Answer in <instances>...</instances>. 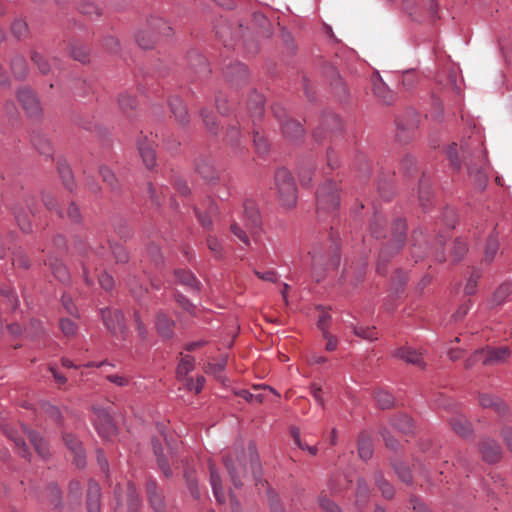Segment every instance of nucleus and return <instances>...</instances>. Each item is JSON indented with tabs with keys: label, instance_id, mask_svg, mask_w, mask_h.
<instances>
[{
	"label": "nucleus",
	"instance_id": "nucleus-1",
	"mask_svg": "<svg viewBox=\"0 0 512 512\" xmlns=\"http://www.w3.org/2000/svg\"><path fill=\"white\" fill-rule=\"evenodd\" d=\"M159 437L152 440L153 451L156 456L157 464L161 472L166 478L173 476L171 467L178 468L179 447L178 442L174 436L168 433L162 426L159 428Z\"/></svg>",
	"mask_w": 512,
	"mask_h": 512
},
{
	"label": "nucleus",
	"instance_id": "nucleus-2",
	"mask_svg": "<svg viewBox=\"0 0 512 512\" xmlns=\"http://www.w3.org/2000/svg\"><path fill=\"white\" fill-rule=\"evenodd\" d=\"M459 151L461 152V157L465 161V165L467 167L468 173L472 176L475 174L478 178V181H482V171L485 168L486 160L483 157H478V162L474 163L473 159H470V153L466 146H461L460 149L456 143H451L446 151L447 157L450 161V165L455 169L459 170L461 167V159L459 158Z\"/></svg>",
	"mask_w": 512,
	"mask_h": 512
},
{
	"label": "nucleus",
	"instance_id": "nucleus-3",
	"mask_svg": "<svg viewBox=\"0 0 512 512\" xmlns=\"http://www.w3.org/2000/svg\"><path fill=\"white\" fill-rule=\"evenodd\" d=\"M275 185L281 204L291 208L297 202V189L294 180L288 170L280 168L275 174Z\"/></svg>",
	"mask_w": 512,
	"mask_h": 512
},
{
	"label": "nucleus",
	"instance_id": "nucleus-4",
	"mask_svg": "<svg viewBox=\"0 0 512 512\" xmlns=\"http://www.w3.org/2000/svg\"><path fill=\"white\" fill-rule=\"evenodd\" d=\"M317 212H330L335 210L340 203L338 189L332 181L325 183L316 192Z\"/></svg>",
	"mask_w": 512,
	"mask_h": 512
},
{
	"label": "nucleus",
	"instance_id": "nucleus-5",
	"mask_svg": "<svg viewBox=\"0 0 512 512\" xmlns=\"http://www.w3.org/2000/svg\"><path fill=\"white\" fill-rule=\"evenodd\" d=\"M406 224L403 220L398 219L393 226L391 251L390 247L385 246L379 254L378 271L381 273V263L388 261L389 257L399 252L405 241Z\"/></svg>",
	"mask_w": 512,
	"mask_h": 512
},
{
	"label": "nucleus",
	"instance_id": "nucleus-6",
	"mask_svg": "<svg viewBox=\"0 0 512 512\" xmlns=\"http://www.w3.org/2000/svg\"><path fill=\"white\" fill-rule=\"evenodd\" d=\"M273 113L279 120L284 137L290 140L302 137L304 133L302 125L295 120L288 119L284 109L279 106H274Z\"/></svg>",
	"mask_w": 512,
	"mask_h": 512
},
{
	"label": "nucleus",
	"instance_id": "nucleus-7",
	"mask_svg": "<svg viewBox=\"0 0 512 512\" xmlns=\"http://www.w3.org/2000/svg\"><path fill=\"white\" fill-rule=\"evenodd\" d=\"M17 98L28 117L37 118L42 113V107L36 94L29 88H21Z\"/></svg>",
	"mask_w": 512,
	"mask_h": 512
},
{
	"label": "nucleus",
	"instance_id": "nucleus-8",
	"mask_svg": "<svg viewBox=\"0 0 512 512\" xmlns=\"http://www.w3.org/2000/svg\"><path fill=\"white\" fill-rule=\"evenodd\" d=\"M115 496L119 505L126 502L128 512L139 511L141 503L136 492V488L132 483L128 482L124 490L121 487H118L115 490Z\"/></svg>",
	"mask_w": 512,
	"mask_h": 512
},
{
	"label": "nucleus",
	"instance_id": "nucleus-9",
	"mask_svg": "<svg viewBox=\"0 0 512 512\" xmlns=\"http://www.w3.org/2000/svg\"><path fill=\"white\" fill-rule=\"evenodd\" d=\"M102 319L107 329L114 336H124L126 328L124 325V317L121 311L110 309L102 310Z\"/></svg>",
	"mask_w": 512,
	"mask_h": 512
},
{
	"label": "nucleus",
	"instance_id": "nucleus-10",
	"mask_svg": "<svg viewBox=\"0 0 512 512\" xmlns=\"http://www.w3.org/2000/svg\"><path fill=\"white\" fill-rule=\"evenodd\" d=\"M197 173L208 183L215 184L220 181L219 171L214 167L210 156H200L195 163Z\"/></svg>",
	"mask_w": 512,
	"mask_h": 512
},
{
	"label": "nucleus",
	"instance_id": "nucleus-11",
	"mask_svg": "<svg viewBox=\"0 0 512 512\" xmlns=\"http://www.w3.org/2000/svg\"><path fill=\"white\" fill-rule=\"evenodd\" d=\"M138 150L145 166L148 169L153 168L156 163L155 143L153 137L141 135L138 140Z\"/></svg>",
	"mask_w": 512,
	"mask_h": 512
},
{
	"label": "nucleus",
	"instance_id": "nucleus-12",
	"mask_svg": "<svg viewBox=\"0 0 512 512\" xmlns=\"http://www.w3.org/2000/svg\"><path fill=\"white\" fill-rule=\"evenodd\" d=\"M94 424L99 435L104 439L111 438L116 432L110 415L103 409L95 410Z\"/></svg>",
	"mask_w": 512,
	"mask_h": 512
},
{
	"label": "nucleus",
	"instance_id": "nucleus-13",
	"mask_svg": "<svg viewBox=\"0 0 512 512\" xmlns=\"http://www.w3.org/2000/svg\"><path fill=\"white\" fill-rule=\"evenodd\" d=\"M510 355L507 347H499L495 349L487 348L475 352V357H483L484 365H493L505 361Z\"/></svg>",
	"mask_w": 512,
	"mask_h": 512
},
{
	"label": "nucleus",
	"instance_id": "nucleus-14",
	"mask_svg": "<svg viewBox=\"0 0 512 512\" xmlns=\"http://www.w3.org/2000/svg\"><path fill=\"white\" fill-rule=\"evenodd\" d=\"M224 464L228 470L234 486H241V479L246 473V468L244 467L242 458L237 456L234 460L232 457L227 456L224 458Z\"/></svg>",
	"mask_w": 512,
	"mask_h": 512
},
{
	"label": "nucleus",
	"instance_id": "nucleus-15",
	"mask_svg": "<svg viewBox=\"0 0 512 512\" xmlns=\"http://www.w3.org/2000/svg\"><path fill=\"white\" fill-rule=\"evenodd\" d=\"M63 440L66 447L74 455L73 461L76 466L83 467L85 465V454L81 442L74 435L69 433L63 435Z\"/></svg>",
	"mask_w": 512,
	"mask_h": 512
},
{
	"label": "nucleus",
	"instance_id": "nucleus-16",
	"mask_svg": "<svg viewBox=\"0 0 512 512\" xmlns=\"http://www.w3.org/2000/svg\"><path fill=\"white\" fill-rule=\"evenodd\" d=\"M224 76L227 81L238 86L246 82L248 79V71L244 64L234 63L225 68Z\"/></svg>",
	"mask_w": 512,
	"mask_h": 512
},
{
	"label": "nucleus",
	"instance_id": "nucleus-17",
	"mask_svg": "<svg viewBox=\"0 0 512 512\" xmlns=\"http://www.w3.org/2000/svg\"><path fill=\"white\" fill-rule=\"evenodd\" d=\"M26 207L28 212L23 207H15L13 208V212L21 230L28 233L31 231L29 214L34 215L32 198L26 200Z\"/></svg>",
	"mask_w": 512,
	"mask_h": 512
},
{
	"label": "nucleus",
	"instance_id": "nucleus-18",
	"mask_svg": "<svg viewBox=\"0 0 512 512\" xmlns=\"http://www.w3.org/2000/svg\"><path fill=\"white\" fill-rule=\"evenodd\" d=\"M393 355L409 364H413L419 368L425 367V361L422 353L417 352L412 347H402L394 351Z\"/></svg>",
	"mask_w": 512,
	"mask_h": 512
},
{
	"label": "nucleus",
	"instance_id": "nucleus-19",
	"mask_svg": "<svg viewBox=\"0 0 512 512\" xmlns=\"http://www.w3.org/2000/svg\"><path fill=\"white\" fill-rule=\"evenodd\" d=\"M146 490L152 509L155 512H163L165 507L164 498L161 492L158 491L156 482L154 480H149L146 484Z\"/></svg>",
	"mask_w": 512,
	"mask_h": 512
},
{
	"label": "nucleus",
	"instance_id": "nucleus-20",
	"mask_svg": "<svg viewBox=\"0 0 512 512\" xmlns=\"http://www.w3.org/2000/svg\"><path fill=\"white\" fill-rule=\"evenodd\" d=\"M21 429L22 433L28 437L38 455L42 458H46L49 455L46 441L38 433L28 429L26 426L22 425Z\"/></svg>",
	"mask_w": 512,
	"mask_h": 512
},
{
	"label": "nucleus",
	"instance_id": "nucleus-21",
	"mask_svg": "<svg viewBox=\"0 0 512 512\" xmlns=\"http://www.w3.org/2000/svg\"><path fill=\"white\" fill-rule=\"evenodd\" d=\"M100 487L98 483L90 481L87 490V512H100Z\"/></svg>",
	"mask_w": 512,
	"mask_h": 512
},
{
	"label": "nucleus",
	"instance_id": "nucleus-22",
	"mask_svg": "<svg viewBox=\"0 0 512 512\" xmlns=\"http://www.w3.org/2000/svg\"><path fill=\"white\" fill-rule=\"evenodd\" d=\"M373 92L377 99L386 105L395 101V94L380 78L373 80Z\"/></svg>",
	"mask_w": 512,
	"mask_h": 512
},
{
	"label": "nucleus",
	"instance_id": "nucleus-23",
	"mask_svg": "<svg viewBox=\"0 0 512 512\" xmlns=\"http://www.w3.org/2000/svg\"><path fill=\"white\" fill-rule=\"evenodd\" d=\"M480 452L486 462L494 463L500 458V446L491 439H484L480 445Z\"/></svg>",
	"mask_w": 512,
	"mask_h": 512
},
{
	"label": "nucleus",
	"instance_id": "nucleus-24",
	"mask_svg": "<svg viewBox=\"0 0 512 512\" xmlns=\"http://www.w3.org/2000/svg\"><path fill=\"white\" fill-rule=\"evenodd\" d=\"M189 63L190 68L199 78H204L210 73L206 58L197 52H193L189 55Z\"/></svg>",
	"mask_w": 512,
	"mask_h": 512
},
{
	"label": "nucleus",
	"instance_id": "nucleus-25",
	"mask_svg": "<svg viewBox=\"0 0 512 512\" xmlns=\"http://www.w3.org/2000/svg\"><path fill=\"white\" fill-rule=\"evenodd\" d=\"M244 216L248 221V226L258 228L261 225L258 207L253 200H246L244 202Z\"/></svg>",
	"mask_w": 512,
	"mask_h": 512
},
{
	"label": "nucleus",
	"instance_id": "nucleus-26",
	"mask_svg": "<svg viewBox=\"0 0 512 512\" xmlns=\"http://www.w3.org/2000/svg\"><path fill=\"white\" fill-rule=\"evenodd\" d=\"M169 106L172 114L180 124L184 125L188 122L187 108L179 97L170 98Z\"/></svg>",
	"mask_w": 512,
	"mask_h": 512
},
{
	"label": "nucleus",
	"instance_id": "nucleus-27",
	"mask_svg": "<svg viewBox=\"0 0 512 512\" xmlns=\"http://www.w3.org/2000/svg\"><path fill=\"white\" fill-rule=\"evenodd\" d=\"M248 108L253 121L261 118L264 112V98L261 94L253 92L248 100Z\"/></svg>",
	"mask_w": 512,
	"mask_h": 512
},
{
	"label": "nucleus",
	"instance_id": "nucleus-28",
	"mask_svg": "<svg viewBox=\"0 0 512 512\" xmlns=\"http://www.w3.org/2000/svg\"><path fill=\"white\" fill-rule=\"evenodd\" d=\"M174 322L163 313L156 316V328L163 338H170L173 334Z\"/></svg>",
	"mask_w": 512,
	"mask_h": 512
},
{
	"label": "nucleus",
	"instance_id": "nucleus-29",
	"mask_svg": "<svg viewBox=\"0 0 512 512\" xmlns=\"http://www.w3.org/2000/svg\"><path fill=\"white\" fill-rule=\"evenodd\" d=\"M209 470H210V482L212 485L214 496L219 503H223L225 501V495H224L223 487L221 484L220 475L216 471L215 467L211 464L209 465Z\"/></svg>",
	"mask_w": 512,
	"mask_h": 512
},
{
	"label": "nucleus",
	"instance_id": "nucleus-30",
	"mask_svg": "<svg viewBox=\"0 0 512 512\" xmlns=\"http://www.w3.org/2000/svg\"><path fill=\"white\" fill-rule=\"evenodd\" d=\"M194 369V358L185 355L182 356L176 370L177 379L184 383L185 378H189L188 374Z\"/></svg>",
	"mask_w": 512,
	"mask_h": 512
},
{
	"label": "nucleus",
	"instance_id": "nucleus-31",
	"mask_svg": "<svg viewBox=\"0 0 512 512\" xmlns=\"http://www.w3.org/2000/svg\"><path fill=\"white\" fill-rule=\"evenodd\" d=\"M55 276L60 282H66L69 280V272L63 263L57 258L50 257L47 263Z\"/></svg>",
	"mask_w": 512,
	"mask_h": 512
},
{
	"label": "nucleus",
	"instance_id": "nucleus-32",
	"mask_svg": "<svg viewBox=\"0 0 512 512\" xmlns=\"http://www.w3.org/2000/svg\"><path fill=\"white\" fill-rule=\"evenodd\" d=\"M391 425L398 431L404 434L413 432V422L406 414H399L391 420Z\"/></svg>",
	"mask_w": 512,
	"mask_h": 512
},
{
	"label": "nucleus",
	"instance_id": "nucleus-33",
	"mask_svg": "<svg viewBox=\"0 0 512 512\" xmlns=\"http://www.w3.org/2000/svg\"><path fill=\"white\" fill-rule=\"evenodd\" d=\"M451 427L458 435L466 437L471 433V424L463 415H457L451 419Z\"/></svg>",
	"mask_w": 512,
	"mask_h": 512
},
{
	"label": "nucleus",
	"instance_id": "nucleus-34",
	"mask_svg": "<svg viewBox=\"0 0 512 512\" xmlns=\"http://www.w3.org/2000/svg\"><path fill=\"white\" fill-rule=\"evenodd\" d=\"M479 403L483 408H492L498 413H504L506 410V406L499 398L489 394H481Z\"/></svg>",
	"mask_w": 512,
	"mask_h": 512
},
{
	"label": "nucleus",
	"instance_id": "nucleus-35",
	"mask_svg": "<svg viewBox=\"0 0 512 512\" xmlns=\"http://www.w3.org/2000/svg\"><path fill=\"white\" fill-rule=\"evenodd\" d=\"M417 127L416 121H412L407 125L403 122L397 123V133L396 137L400 142H407L411 139L415 129Z\"/></svg>",
	"mask_w": 512,
	"mask_h": 512
},
{
	"label": "nucleus",
	"instance_id": "nucleus-36",
	"mask_svg": "<svg viewBox=\"0 0 512 512\" xmlns=\"http://www.w3.org/2000/svg\"><path fill=\"white\" fill-rule=\"evenodd\" d=\"M373 453L371 438L365 434H361L358 439V454L363 460L371 458Z\"/></svg>",
	"mask_w": 512,
	"mask_h": 512
},
{
	"label": "nucleus",
	"instance_id": "nucleus-37",
	"mask_svg": "<svg viewBox=\"0 0 512 512\" xmlns=\"http://www.w3.org/2000/svg\"><path fill=\"white\" fill-rule=\"evenodd\" d=\"M511 293H512V284L511 283L501 284L497 288V290L494 292V294L491 298V305L492 306L501 305Z\"/></svg>",
	"mask_w": 512,
	"mask_h": 512
},
{
	"label": "nucleus",
	"instance_id": "nucleus-38",
	"mask_svg": "<svg viewBox=\"0 0 512 512\" xmlns=\"http://www.w3.org/2000/svg\"><path fill=\"white\" fill-rule=\"evenodd\" d=\"M135 39L137 44L143 49L152 48L156 41L154 33H152L150 30H140L136 34Z\"/></svg>",
	"mask_w": 512,
	"mask_h": 512
},
{
	"label": "nucleus",
	"instance_id": "nucleus-39",
	"mask_svg": "<svg viewBox=\"0 0 512 512\" xmlns=\"http://www.w3.org/2000/svg\"><path fill=\"white\" fill-rule=\"evenodd\" d=\"M499 249V242L496 236H490L487 239L484 249V261L490 263L493 261Z\"/></svg>",
	"mask_w": 512,
	"mask_h": 512
},
{
	"label": "nucleus",
	"instance_id": "nucleus-40",
	"mask_svg": "<svg viewBox=\"0 0 512 512\" xmlns=\"http://www.w3.org/2000/svg\"><path fill=\"white\" fill-rule=\"evenodd\" d=\"M175 276L181 284L186 285L192 289H198L199 282L191 272L185 270H176Z\"/></svg>",
	"mask_w": 512,
	"mask_h": 512
},
{
	"label": "nucleus",
	"instance_id": "nucleus-41",
	"mask_svg": "<svg viewBox=\"0 0 512 512\" xmlns=\"http://www.w3.org/2000/svg\"><path fill=\"white\" fill-rule=\"evenodd\" d=\"M5 433L7 436L14 442L15 446L18 449V453L21 457L26 458L28 456V450L26 448L25 442L16 431L5 429Z\"/></svg>",
	"mask_w": 512,
	"mask_h": 512
},
{
	"label": "nucleus",
	"instance_id": "nucleus-42",
	"mask_svg": "<svg viewBox=\"0 0 512 512\" xmlns=\"http://www.w3.org/2000/svg\"><path fill=\"white\" fill-rule=\"evenodd\" d=\"M31 60L42 74H47L53 71L52 65L48 63L47 58L41 53L33 52L31 55Z\"/></svg>",
	"mask_w": 512,
	"mask_h": 512
},
{
	"label": "nucleus",
	"instance_id": "nucleus-43",
	"mask_svg": "<svg viewBox=\"0 0 512 512\" xmlns=\"http://www.w3.org/2000/svg\"><path fill=\"white\" fill-rule=\"evenodd\" d=\"M11 69L17 78H24L27 74L26 61L22 56H15L11 62Z\"/></svg>",
	"mask_w": 512,
	"mask_h": 512
},
{
	"label": "nucleus",
	"instance_id": "nucleus-44",
	"mask_svg": "<svg viewBox=\"0 0 512 512\" xmlns=\"http://www.w3.org/2000/svg\"><path fill=\"white\" fill-rule=\"evenodd\" d=\"M375 399L381 409H388L394 404L393 396L388 391L382 389L375 392Z\"/></svg>",
	"mask_w": 512,
	"mask_h": 512
},
{
	"label": "nucleus",
	"instance_id": "nucleus-45",
	"mask_svg": "<svg viewBox=\"0 0 512 512\" xmlns=\"http://www.w3.org/2000/svg\"><path fill=\"white\" fill-rule=\"evenodd\" d=\"M149 27L164 36H170L172 32V28L161 18H153L149 22Z\"/></svg>",
	"mask_w": 512,
	"mask_h": 512
},
{
	"label": "nucleus",
	"instance_id": "nucleus-46",
	"mask_svg": "<svg viewBox=\"0 0 512 512\" xmlns=\"http://www.w3.org/2000/svg\"><path fill=\"white\" fill-rule=\"evenodd\" d=\"M375 482L382 492L383 497L390 499L394 495V488L393 486L386 481L381 474H377L375 476Z\"/></svg>",
	"mask_w": 512,
	"mask_h": 512
},
{
	"label": "nucleus",
	"instance_id": "nucleus-47",
	"mask_svg": "<svg viewBox=\"0 0 512 512\" xmlns=\"http://www.w3.org/2000/svg\"><path fill=\"white\" fill-rule=\"evenodd\" d=\"M58 172L60 174V177L63 181V184L67 187V189L72 190L73 189V176L71 169L68 165L65 163H59L58 164Z\"/></svg>",
	"mask_w": 512,
	"mask_h": 512
},
{
	"label": "nucleus",
	"instance_id": "nucleus-48",
	"mask_svg": "<svg viewBox=\"0 0 512 512\" xmlns=\"http://www.w3.org/2000/svg\"><path fill=\"white\" fill-rule=\"evenodd\" d=\"M369 495V487L365 480L359 479L357 481V490H356V502L358 505H363Z\"/></svg>",
	"mask_w": 512,
	"mask_h": 512
},
{
	"label": "nucleus",
	"instance_id": "nucleus-49",
	"mask_svg": "<svg viewBox=\"0 0 512 512\" xmlns=\"http://www.w3.org/2000/svg\"><path fill=\"white\" fill-rule=\"evenodd\" d=\"M42 200L48 210L55 211L59 216L63 217V213L59 209L58 201L53 193L45 192L42 196Z\"/></svg>",
	"mask_w": 512,
	"mask_h": 512
},
{
	"label": "nucleus",
	"instance_id": "nucleus-50",
	"mask_svg": "<svg viewBox=\"0 0 512 512\" xmlns=\"http://www.w3.org/2000/svg\"><path fill=\"white\" fill-rule=\"evenodd\" d=\"M204 383H205V378L203 376H198L196 378V380H194L191 377L185 378V382L182 384L188 391H192L197 394L202 390Z\"/></svg>",
	"mask_w": 512,
	"mask_h": 512
},
{
	"label": "nucleus",
	"instance_id": "nucleus-51",
	"mask_svg": "<svg viewBox=\"0 0 512 512\" xmlns=\"http://www.w3.org/2000/svg\"><path fill=\"white\" fill-rule=\"evenodd\" d=\"M59 326L62 333L67 337L75 336L77 333V325L71 319L62 318L60 320Z\"/></svg>",
	"mask_w": 512,
	"mask_h": 512
},
{
	"label": "nucleus",
	"instance_id": "nucleus-52",
	"mask_svg": "<svg viewBox=\"0 0 512 512\" xmlns=\"http://www.w3.org/2000/svg\"><path fill=\"white\" fill-rule=\"evenodd\" d=\"M467 252V245L464 241L456 239L453 242L451 255L454 261H459Z\"/></svg>",
	"mask_w": 512,
	"mask_h": 512
},
{
	"label": "nucleus",
	"instance_id": "nucleus-53",
	"mask_svg": "<svg viewBox=\"0 0 512 512\" xmlns=\"http://www.w3.org/2000/svg\"><path fill=\"white\" fill-rule=\"evenodd\" d=\"M393 468L401 481L405 483L411 482L412 476L409 468L405 464L400 462H394Z\"/></svg>",
	"mask_w": 512,
	"mask_h": 512
},
{
	"label": "nucleus",
	"instance_id": "nucleus-54",
	"mask_svg": "<svg viewBox=\"0 0 512 512\" xmlns=\"http://www.w3.org/2000/svg\"><path fill=\"white\" fill-rule=\"evenodd\" d=\"M120 109L127 113L129 110H132L136 107V100L129 94L124 93L119 96L118 99Z\"/></svg>",
	"mask_w": 512,
	"mask_h": 512
},
{
	"label": "nucleus",
	"instance_id": "nucleus-55",
	"mask_svg": "<svg viewBox=\"0 0 512 512\" xmlns=\"http://www.w3.org/2000/svg\"><path fill=\"white\" fill-rule=\"evenodd\" d=\"M1 294L6 301V305L9 309L15 310L18 307V298L15 292L11 288H3Z\"/></svg>",
	"mask_w": 512,
	"mask_h": 512
},
{
	"label": "nucleus",
	"instance_id": "nucleus-56",
	"mask_svg": "<svg viewBox=\"0 0 512 512\" xmlns=\"http://www.w3.org/2000/svg\"><path fill=\"white\" fill-rule=\"evenodd\" d=\"M291 436L295 442V444L303 449V450H308V452L311 454V455H316L317 454V447L316 446H309V445H306V444H303L301 442V439H300V431L298 428L296 427H292L291 428Z\"/></svg>",
	"mask_w": 512,
	"mask_h": 512
},
{
	"label": "nucleus",
	"instance_id": "nucleus-57",
	"mask_svg": "<svg viewBox=\"0 0 512 512\" xmlns=\"http://www.w3.org/2000/svg\"><path fill=\"white\" fill-rule=\"evenodd\" d=\"M206 242L208 249L214 255V257L221 258L223 250L221 242L216 237L211 235L207 237Z\"/></svg>",
	"mask_w": 512,
	"mask_h": 512
},
{
	"label": "nucleus",
	"instance_id": "nucleus-58",
	"mask_svg": "<svg viewBox=\"0 0 512 512\" xmlns=\"http://www.w3.org/2000/svg\"><path fill=\"white\" fill-rule=\"evenodd\" d=\"M99 173L105 183L108 184V186L114 190L117 188V179L114 175V173L107 167L101 166L99 169Z\"/></svg>",
	"mask_w": 512,
	"mask_h": 512
},
{
	"label": "nucleus",
	"instance_id": "nucleus-59",
	"mask_svg": "<svg viewBox=\"0 0 512 512\" xmlns=\"http://www.w3.org/2000/svg\"><path fill=\"white\" fill-rule=\"evenodd\" d=\"M353 331L356 336L361 337L363 339L370 341L377 339V331L374 327H354Z\"/></svg>",
	"mask_w": 512,
	"mask_h": 512
},
{
	"label": "nucleus",
	"instance_id": "nucleus-60",
	"mask_svg": "<svg viewBox=\"0 0 512 512\" xmlns=\"http://www.w3.org/2000/svg\"><path fill=\"white\" fill-rule=\"evenodd\" d=\"M79 10L81 13H83L85 15H89V16H92V15L99 16L101 14L100 8L95 3L90 2V1L81 2L80 6H79Z\"/></svg>",
	"mask_w": 512,
	"mask_h": 512
},
{
	"label": "nucleus",
	"instance_id": "nucleus-61",
	"mask_svg": "<svg viewBox=\"0 0 512 512\" xmlns=\"http://www.w3.org/2000/svg\"><path fill=\"white\" fill-rule=\"evenodd\" d=\"M402 85L407 89L413 88L418 82L417 73L414 70H408L402 74Z\"/></svg>",
	"mask_w": 512,
	"mask_h": 512
},
{
	"label": "nucleus",
	"instance_id": "nucleus-62",
	"mask_svg": "<svg viewBox=\"0 0 512 512\" xmlns=\"http://www.w3.org/2000/svg\"><path fill=\"white\" fill-rule=\"evenodd\" d=\"M11 30H12V33L17 38H22V37H25L28 33V25L23 20H16L13 22Z\"/></svg>",
	"mask_w": 512,
	"mask_h": 512
},
{
	"label": "nucleus",
	"instance_id": "nucleus-63",
	"mask_svg": "<svg viewBox=\"0 0 512 512\" xmlns=\"http://www.w3.org/2000/svg\"><path fill=\"white\" fill-rule=\"evenodd\" d=\"M33 145L35 146V148L39 151V153L43 154V155H50L51 152H52V148H51V145H50V142L47 140V139H34L33 140Z\"/></svg>",
	"mask_w": 512,
	"mask_h": 512
},
{
	"label": "nucleus",
	"instance_id": "nucleus-64",
	"mask_svg": "<svg viewBox=\"0 0 512 512\" xmlns=\"http://www.w3.org/2000/svg\"><path fill=\"white\" fill-rule=\"evenodd\" d=\"M323 125H325L327 128L331 129L332 131L340 130L342 127L341 120L338 116L331 114L327 116L323 120Z\"/></svg>",
	"mask_w": 512,
	"mask_h": 512
}]
</instances>
